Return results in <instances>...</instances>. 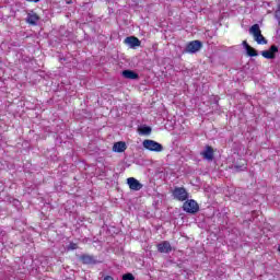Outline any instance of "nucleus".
<instances>
[{"label":"nucleus","instance_id":"1","mask_svg":"<svg viewBox=\"0 0 280 280\" xmlns=\"http://www.w3.org/2000/svg\"><path fill=\"white\" fill-rule=\"evenodd\" d=\"M249 34L254 36V40H256L258 45H268V39H266V37L262 36L261 28H259V24L252 25L249 27Z\"/></svg>","mask_w":280,"mask_h":280},{"label":"nucleus","instance_id":"2","mask_svg":"<svg viewBox=\"0 0 280 280\" xmlns=\"http://www.w3.org/2000/svg\"><path fill=\"white\" fill-rule=\"evenodd\" d=\"M174 200H178V202H185L189 200V192L187 191L186 187H178L176 186L172 191Z\"/></svg>","mask_w":280,"mask_h":280},{"label":"nucleus","instance_id":"3","mask_svg":"<svg viewBox=\"0 0 280 280\" xmlns=\"http://www.w3.org/2000/svg\"><path fill=\"white\" fill-rule=\"evenodd\" d=\"M183 211H185L186 213H191L194 215L198 213V211H200V206L198 205L197 200L187 199L183 203Z\"/></svg>","mask_w":280,"mask_h":280},{"label":"nucleus","instance_id":"4","mask_svg":"<svg viewBox=\"0 0 280 280\" xmlns=\"http://www.w3.org/2000/svg\"><path fill=\"white\" fill-rule=\"evenodd\" d=\"M202 49V42L195 39L186 45L184 54H198Z\"/></svg>","mask_w":280,"mask_h":280},{"label":"nucleus","instance_id":"5","mask_svg":"<svg viewBox=\"0 0 280 280\" xmlns=\"http://www.w3.org/2000/svg\"><path fill=\"white\" fill-rule=\"evenodd\" d=\"M143 148L149 150L150 152H163V144L154 141V140H144L142 142Z\"/></svg>","mask_w":280,"mask_h":280},{"label":"nucleus","instance_id":"6","mask_svg":"<svg viewBox=\"0 0 280 280\" xmlns=\"http://www.w3.org/2000/svg\"><path fill=\"white\" fill-rule=\"evenodd\" d=\"M278 51H279V47H277L276 45H272L268 50H262L260 54L262 58H266L267 60H275L277 58Z\"/></svg>","mask_w":280,"mask_h":280},{"label":"nucleus","instance_id":"7","mask_svg":"<svg viewBox=\"0 0 280 280\" xmlns=\"http://www.w3.org/2000/svg\"><path fill=\"white\" fill-rule=\"evenodd\" d=\"M127 184L129 185V189H131V191H141V189H143V184H141L135 177L127 178Z\"/></svg>","mask_w":280,"mask_h":280},{"label":"nucleus","instance_id":"8","mask_svg":"<svg viewBox=\"0 0 280 280\" xmlns=\"http://www.w3.org/2000/svg\"><path fill=\"white\" fill-rule=\"evenodd\" d=\"M80 261L84 264L85 266H91L97 264V259L95 256L89 255V254H83L79 257Z\"/></svg>","mask_w":280,"mask_h":280},{"label":"nucleus","instance_id":"9","mask_svg":"<svg viewBox=\"0 0 280 280\" xmlns=\"http://www.w3.org/2000/svg\"><path fill=\"white\" fill-rule=\"evenodd\" d=\"M215 154V151L213 150V147L206 145V149L203 152H201V156L206 159V161H213V156Z\"/></svg>","mask_w":280,"mask_h":280},{"label":"nucleus","instance_id":"10","mask_svg":"<svg viewBox=\"0 0 280 280\" xmlns=\"http://www.w3.org/2000/svg\"><path fill=\"white\" fill-rule=\"evenodd\" d=\"M126 45H129L131 49H135V47H141V40H139L135 36H129L125 38Z\"/></svg>","mask_w":280,"mask_h":280},{"label":"nucleus","instance_id":"11","mask_svg":"<svg viewBox=\"0 0 280 280\" xmlns=\"http://www.w3.org/2000/svg\"><path fill=\"white\" fill-rule=\"evenodd\" d=\"M158 250L159 253H172V244H170V241H163L158 244Z\"/></svg>","mask_w":280,"mask_h":280},{"label":"nucleus","instance_id":"12","mask_svg":"<svg viewBox=\"0 0 280 280\" xmlns=\"http://www.w3.org/2000/svg\"><path fill=\"white\" fill-rule=\"evenodd\" d=\"M38 21H40V16L37 15L36 12L32 11L31 13L27 14L26 23H28V25H36Z\"/></svg>","mask_w":280,"mask_h":280},{"label":"nucleus","instance_id":"13","mask_svg":"<svg viewBox=\"0 0 280 280\" xmlns=\"http://www.w3.org/2000/svg\"><path fill=\"white\" fill-rule=\"evenodd\" d=\"M122 77H125L126 80H139V73H137L132 70H124Z\"/></svg>","mask_w":280,"mask_h":280},{"label":"nucleus","instance_id":"14","mask_svg":"<svg viewBox=\"0 0 280 280\" xmlns=\"http://www.w3.org/2000/svg\"><path fill=\"white\" fill-rule=\"evenodd\" d=\"M126 148H127L126 142L124 141L115 142L113 145V152H118V153L126 152Z\"/></svg>","mask_w":280,"mask_h":280},{"label":"nucleus","instance_id":"15","mask_svg":"<svg viewBox=\"0 0 280 280\" xmlns=\"http://www.w3.org/2000/svg\"><path fill=\"white\" fill-rule=\"evenodd\" d=\"M246 52L250 58H255L256 56H258L257 50L252 46H247Z\"/></svg>","mask_w":280,"mask_h":280},{"label":"nucleus","instance_id":"16","mask_svg":"<svg viewBox=\"0 0 280 280\" xmlns=\"http://www.w3.org/2000/svg\"><path fill=\"white\" fill-rule=\"evenodd\" d=\"M140 135H150L152 132V128L148 126H143L139 128Z\"/></svg>","mask_w":280,"mask_h":280},{"label":"nucleus","instance_id":"17","mask_svg":"<svg viewBox=\"0 0 280 280\" xmlns=\"http://www.w3.org/2000/svg\"><path fill=\"white\" fill-rule=\"evenodd\" d=\"M68 250H78V243L71 242V243L68 245Z\"/></svg>","mask_w":280,"mask_h":280},{"label":"nucleus","instance_id":"18","mask_svg":"<svg viewBox=\"0 0 280 280\" xmlns=\"http://www.w3.org/2000/svg\"><path fill=\"white\" fill-rule=\"evenodd\" d=\"M122 280H135V276L132 273L122 275Z\"/></svg>","mask_w":280,"mask_h":280},{"label":"nucleus","instance_id":"19","mask_svg":"<svg viewBox=\"0 0 280 280\" xmlns=\"http://www.w3.org/2000/svg\"><path fill=\"white\" fill-rule=\"evenodd\" d=\"M25 1H27V3H38V2H40V0H25Z\"/></svg>","mask_w":280,"mask_h":280},{"label":"nucleus","instance_id":"20","mask_svg":"<svg viewBox=\"0 0 280 280\" xmlns=\"http://www.w3.org/2000/svg\"><path fill=\"white\" fill-rule=\"evenodd\" d=\"M243 45H244L245 49H248V47H250V45H248V42H246V40L243 42Z\"/></svg>","mask_w":280,"mask_h":280},{"label":"nucleus","instance_id":"21","mask_svg":"<svg viewBox=\"0 0 280 280\" xmlns=\"http://www.w3.org/2000/svg\"><path fill=\"white\" fill-rule=\"evenodd\" d=\"M103 280H115L113 276H106Z\"/></svg>","mask_w":280,"mask_h":280}]
</instances>
